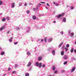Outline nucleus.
<instances>
[{"mask_svg":"<svg viewBox=\"0 0 76 76\" xmlns=\"http://www.w3.org/2000/svg\"><path fill=\"white\" fill-rule=\"evenodd\" d=\"M5 28V26H3L2 27L0 28V31H2L3 29H4Z\"/></svg>","mask_w":76,"mask_h":76,"instance_id":"obj_3","label":"nucleus"},{"mask_svg":"<svg viewBox=\"0 0 76 76\" xmlns=\"http://www.w3.org/2000/svg\"><path fill=\"white\" fill-rule=\"evenodd\" d=\"M56 6H59V4L58 3H56Z\"/></svg>","mask_w":76,"mask_h":76,"instance_id":"obj_33","label":"nucleus"},{"mask_svg":"<svg viewBox=\"0 0 76 76\" xmlns=\"http://www.w3.org/2000/svg\"><path fill=\"white\" fill-rule=\"evenodd\" d=\"M60 34H61V35H63L64 34V32L63 31H61L60 32Z\"/></svg>","mask_w":76,"mask_h":76,"instance_id":"obj_24","label":"nucleus"},{"mask_svg":"<svg viewBox=\"0 0 76 76\" xmlns=\"http://www.w3.org/2000/svg\"><path fill=\"white\" fill-rule=\"evenodd\" d=\"M65 72V70H63L61 71L62 73H63V72Z\"/></svg>","mask_w":76,"mask_h":76,"instance_id":"obj_47","label":"nucleus"},{"mask_svg":"<svg viewBox=\"0 0 76 76\" xmlns=\"http://www.w3.org/2000/svg\"><path fill=\"white\" fill-rule=\"evenodd\" d=\"M52 54L53 55H55L56 53L55 52V50H53L52 51Z\"/></svg>","mask_w":76,"mask_h":76,"instance_id":"obj_11","label":"nucleus"},{"mask_svg":"<svg viewBox=\"0 0 76 76\" xmlns=\"http://www.w3.org/2000/svg\"><path fill=\"white\" fill-rule=\"evenodd\" d=\"M45 8L46 9H48V8L46 7H45Z\"/></svg>","mask_w":76,"mask_h":76,"instance_id":"obj_58","label":"nucleus"},{"mask_svg":"<svg viewBox=\"0 0 76 76\" xmlns=\"http://www.w3.org/2000/svg\"><path fill=\"white\" fill-rule=\"evenodd\" d=\"M74 51H75V53H76V50H74Z\"/></svg>","mask_w":76,"mask_h":76,"instance_id":"obj_56","label":"nucleus"},{"mask_svg":"<svg viewBox=\"0 0 76 76\" xmlns=\"http://www.w3.org/2000/svg\"><path fill=\"white\" fill-rule=\"evenodd\" d=\"M64 51H61V56L64 55Z\"/></svg>","mask_w":76,"mask_h":76,"instance_id":"obj_16","label":"nucleus"},{"mask_svg":"<svg viewBox=\"0 0 76 76\" xmlns=\"http://www.w3.org/2000/svg\"><path fill=\"white\" fill-rule=\"evenodd\" d=\"M75 69H76V67H73L71 71V72H73L75 70Z\"/></svg>","mask_w":76,"mask_h":76,"instance_id":"obj_6","label":"nucleus"},{"mask_svg":"<svg viewBox=\"0 0 76 76\" xmlns=\"http://www.w3.org/2000/svg\"><path fill=\"white\" fill-rule=\"evenodd\" d=\"M38 9V7H37L36 8H34L33 9V10H34V11H35V10H37Z\"/></svg>","mask_w":76,"mask_h":76,"instance_id":"obj_29","label":"nucleus"},{"mask_svg":"<svg viewBox=\"0 0 76 76\" xmlns=\"http://www.w3.org/2000/svg\"><path fill=\"white\" fill-rule=\"evenodd\" d=\"M29 76V73H26L25 74V76Z\"/></svg>","mask_w":76,"mask_h":76,"instance_id":"obj_20","label":"nucleus"},{"mask_svg":"<svg viewBox=\"0 0 76 76\" xmlns=\"http://www.w3.org/2000/svg\"><path fill=\"white\" fill-rule=\"evenodd\" d=\"M30 13V12L29 11H27V13L28 14V13Z\"/></svg>","mask_w":76,"mask_h":76,"instance_id":"obj_43","label":"nucleus"},{"mask_svg":"<svg viewBox=\"0 0 76 76\" xmlns=\"http://www.w3.org/2000/svg\"><path fill=\"white\" fill-rule=\"evenodd\" d=\"M11 7L12 8H14L15 7V3H12L11 4Z\"/></svg>","mask_w":76,"mask_h":76,"instance_id":"obj_2","label":"nucleus"},{"mask_svg":"<svg viewBox=\"0 0 76 76\" xmlns=\"http://www.w3.org/2000/svg\"><path fill=\"white\" fill-rule=\"evenodd\" d=\"M66 7H69V5H67Z\"/></svg>","mask_w":76,"mask_h":76,"instance_id":"obj_60","label":"nucleus"},{"mask_svg":"<svg viewBox=\"0 0 76 76\" xmlns=\"http://www.w3.org/2000/svg\"><path fill=\"white\" fill-rule=\"evenodd\" d=\"M65 50L66 51V52H67V51H68V50H69V49H68V48H65Z\"/></svg>","mask_w":76,"mask_h":76,"instance_id":"obj_25","label":"nucleus"},{"mask_svg":"<svg viewBox=\"0 0 76 76\" xmlns=\"http://www.w3.org/2000/svg\"><path fill=\"white\" fill-rule=\"evenodd\" d=\"M18 44V42H15L14 43V44L15 45H16V44Z\"/></svg>","mask_w":76,"mask_h":76,"instance_id":"obj_37","label":"nucleus"},{"mask_svg":"<svg viewBox=\"0 0 76 76\" xmlns=\"http://www.w3.org/2000/svg\"><path fill=\"white\" fill-rule=\"evenodd\" d=\"M27 4H27V3H26L24 4V6H27Z\"/></svg>","mask_w":76,"mask_h":76,"instance_id":"obj_45","label":"nucleus"},{"mask_svg":"<svg viewBox=\"0 0 76 76\" xmlns=\"http://www.w3.org/2000/svg\"><path fill=\"white\" fill-rule=\"evenodd\" d=\"M74 50V48H71V53H73Z\"/></svg>","mask_w":76,"mask_h":76,"instance_id":"obj_17","label":"nucleus"},{"mask_svg":"<svg viewBox=\"0 0 76 76\" xmlns=\"http://www.w3.org/2000/svg\"><path fill=\"white\" fill-rule=\"evenodd\" d=\"M31 69V68H30V69L28 70V71H30Z\"/></svg>","mask_w":76,"mask_h":76,"instance_id":"obj_53","label":"nucleus"},{"mask_svg":"<svg viewBox=\"0 0 76 76\" xmlns=\"http://www.w3.org/2000/svg\"><path fill=\"white\" fill-rule=\"evenodd\" d=\"M9 33H10V31H7V34H9Z\"/></svg>","mask_w":76,"mask_h":76,"instance_id":"obj_51","label":"nucleus"},{"mask_svg":"<svg viewBox=\"0 0 76 76\" xmlns=\"http://www.w3.org/2000/svg\"><path fill=\"white\" fill-rule=\"evenodd\" d=\"M31 64H32L31 63V62H29L28 63V64L27 65V67H30V66H31Z\"/></svg>","mask_w":76,"mask_h":76,"instance_id":"obj_4","label":"nucleus"},{"mask_svg":"<svg viewBox=\"0 0 76 76\" xmlns=\"http://www.w3.org/2000/svg\"><path fill=\"white\" fill-rule=\"evenodd\" d=\"M10 39H13V37H11Z\"/></svg>","mask_w":76,"mask_h":76,"instance_id":"obj_57","label":"nucleus"},{"mask_svg":"<svg viewBox=\"0 0 76 76\" xmlns=\"http://www.w3.org/2000/svg\"><path fill=\"white\" fill-rule=\"evenodd\" d=\"M62 50H64V49H65V46L63 45L62 46Z\"/></svg>","mask_w":76,"mask_h":76,"instance_id":"obj_27","label":"nucleus"},{"mask_svg":"<svg viewBox=\"0 0 76 76\" xmlns=\"http://www.w3.org/2000/svg\"><path fill=\"white\" fill-rule=\"evenodd\" d=\"M74 35V33L73 32L72 33L70 34V36L71 37H73Z\"/></svg>","mask_w":76,"mask_h":76,"instance_id":"obj_7","label":"nucleus"},{"mask_svg":"<svg viewBox=\"0 0 76 76\" xmlns=\"http://www.w3.org/2000/svg\"><path fill=\"white\" fill-rule=\"evenodd\" d=\"M3 4V1H0V5H2Z\"/></svg>","mask_w":76,"mask_h":76,"instance_id":"obj_21","label":"nucleus"},{"mask_svg":"<svg viewBox=\"0 0 76 76\" xmlns=\"http://www.w3.org/2000/svg\"><path fill=\"white\" fill-rule=\"evenodd\" d=\"M16 73V71H14L12 72V74H14V73Z\"/></svg>","mask_w":76,"mask_h":76,"instance_id":"obj_40","label":"nucleus"},{"mask_svg":"<svg viewBox=\"0 0 76 76\" xmlns=\"http://www.w3.org/2000/svg\"><path fill=\"white\" fill-rule=\"evenodd\" d=\"M61 15V16H64V13H62Z\"/></svg>","mask_w":76,"mask_h":76,"instance_id":"obj_36","label":"nucleus"},{"mask_svg":"<svg viewBox=\"0 0 76 76\" xmlns=\"http://www.w3.org/2000/svg\"><path fill=\"white\" fill-rule=\"evenodd\" d=\"M11 70V68H10V67L8 68V70L9 71H10V70Z\"/></svg>","mask_w":76,"mask_h":76,"instance_id":"obj_42","label":"nucleus"},{"mask_svg":"<svg viewBox=\"0 0 76 76\" xmlns=\"http://www.w3.org/2000/svg\"><path fill=\"white\" fill-rule=\"evenodd\" d=\"M47 37H45L44 39V40L45 42H47Z\"/></svg>","mask_w":76,"mask_h":76,"instance_id":"obj_26","label":"nucleus"},{"mask_svg":"<svg viewBox=\"0 0 76 76\" xmlns=\"http://www.w3.org/2000/svg\"><path fill=\"white\" fill-rule=\"evenodd\" d=\"M28 4H29V5H31L32 4V3H29Z\"/></svg>","mask_w":76,"mask_h":76,"instance_id":"obj_52","label":"nucleus"},{"mask_svg":"<svg viewBox=\"0 0 76 76\" xmlns=\"http://www.w3.org/2000/svg\"><path fill=\"white\" fill-rule=\"evenodd\" d=\"M52 69L53 70H54L55 69H56V67H55L54 66H52Z\"/></svg>","mask_w":76,"mask_h":76,"instance_id":"obj_19","label":"nucleus"},{"mask_svg":"<svg viewBox=\"0 0 76 76\" xmlns=\"http://www.w3.org/2000/svg\"><path fill=\"white\" fill-rule=\"evenodd\" d=\"M66 18H64L62 20V22H66Z\"/></svg>","mask_w":76,"mask_h":76,"instance_id":"obj_12","label":"nucleus"},{"mask_svg":"<svg viewBox=\"0 0 76 76\" xmlns=\"http://www.w3.org/2000/svg\"><path fill=\"white\" fill-rule=\"evenodd\" d=\"M17 29V31H18V30H19V27H18L16 28Z\"/></svg>","mask_w":76,"mask_h":76,"instance_id":"obj_48","label":"nucleus"},{"mask_svg":"<svg viewBox=\"0 0 76 76\" xmlns=\"http://www.w3.org/2000/svg\"><path fill=\"white\" fill-rule=\"evenodd\" d=\"M52 40H53V38H50L48 40V41H49V42H51V41H52Z\"/></svg>","mask_w":76,"mask_h":76,"instance_id":"obj_13","label":"nucleus"},{"mask_svg":"<svg viewBox=\"0 0 76 76\" xmlns=\"http://www.w3.org/2000/svg\"><path fill=\"white\" fill-rule=\"evenodd\" d=\"M42 56L39 57V58H38V61H41V60H42Z\"/></svg>","mask_w":76,"mask_h":76,"instance_id":"obj_9","label":"nucleus"},{"mask_svg":"<svg viewBox=\"0 0 76 76\" xmlns=\"http://www.w3.org/2000/svg\"><path fill=\"white\" fill-rule=\"evenodd\" d=\"M67 61H65L64 62V64L65 65V64H67Z\"/></svg>","mask_w":76,"mask_h":76,"instance_id":"obj_35","label":"nucleus"},{"mask_svg":"<svg viewBox=\"0 0 76 76\" xmlns=\"http://www.w3.org/2000/svg\"><path fill=\"white\" fill-rule=\"evenodd\" d=\"M40 3H43V4H44V3H45V2H40Z\"/></svg>","mask_w":76,"mask_h":76,"instance_id":"obj_46","label":"nucleus"},{"mask_svg":"<svg viewBox=\"0 0 76 76\" xmlns=\"http://www.w3.org/2000/svg\"><path fill=\"white\" fill-rule=\"evenodd\" d=\"M74 7H73V6H72L71 7V9L72 10V9H74Z\"/></svg>","mask_w":76,"mask_h":76,"instance_id":"obj_41","label":"nucleus"},{"mask_svg":"<svg viewBox=\"0 0 76 76\" xmlns=\"http://www.w3.org/2000/svg\"><path fill=\"white\" fill-rule=\"evenodd\" d=\"M57 73V71H56L54 72V73Z\"/></svg>","mask_w":76,"mask_h":76,"instance_id":"obj_49","label":"nucleus"},{"mask_svg":"<svg viewBox=\"0 0 76 76\" xmlns=\"http://www.w3.org/2000/svg\"><path fill=\"white\" fill-rule=\"evenodd\" d=\"M30 29H30V27H28L27 28V32H29V31H30Z\"/></svg>","mask_w":76,"mask_h":76,"instance_id":"obj_10","label":"nucleus"},{"mask_svg":"<svg viewBox=\"0 0 76 76\" xmlns=\"http://www.w3.org/2000/svg\"><path fill=\"white\" fill-rule=\"evenodd\" d=\"M51 50V48H50L48 49V51H50V50Z\"/></svg>","mask_w":76,"mask_h":76,"instance_id":"obj_50","label":"nucleus"},{"mask_svg":"<svg viewBox=\"0 0 76 76\" xmlns=\"http://www.w3.org/2000/svg\"><path fill=\"white\" fill-rule=\"evenodd\" d=\"M18 65L17 64H15V68H16V67H18Z\"/></svg>","mask_w":76,"mask_h":76,"instance_id":"obj_39","label":"nucleus"},{"mask_svg":"<svg viewBox=\"0 0 76 76\" xmlns=\"http://www.w3.org/2000/svg\"><path fill=\"white\" fill-rule=\"evenodd\" d=\"M33 19L34 20L36 19V17L35 16H34L33 17Z\"/></svg>","mask_w":76,"mask_h":76,"instance_id":"obj_22","label":"nucleus"},{"mask_svg":"<svg viewBox=\"0 0 76 76\" xmlns=\"http://www.w3.org/2000/svg\"><path fill=\"white\" fill-rule=\"evenodd\" d=\"M72 32V31H71V30H69L68 31V34H70V33H71Z\"/></svg>","mask_w":76,"mask_h":76,"instance_id":"obj_30","label":"nucleus"},{"mask_svg":"<svg viewBox=\"0 0 76 76\" xmlns=\"http://www.w3.org/2000/svg\"><path fill=\"white\" fill-rule=\"evenodd\" d=\"M63 42H61L58 46L59 48H60V47H61L62 46V45H63Z\"/></svg>","mask_w":76,"mask_h":76,"instance_id":"obj_5","label":"nucleus"},{"mask_svg":"<svg viewBox=\"0 0 76 76\" xmlns=\"http://www.w3.org/2000/svg\"><path fill=\"white\" fill-rule=\"evenodd\" d=\"M4 54V51H2L1 52V56H3Z\"/></svg>","mask_w":76,"mask_h":76,"instance_id":"obj_18","label":"nucleus"},{"mask_svg":"<svg viewBox=\"0 0 76 76\" xmlns=\"http://www.w3.org/2000/svg\"><path fill=\"white\" fill-rule=\"evenodd\" d=\"M9 41L10 42H12V39H9Z\"/></svg>","mask_w":76,"mask_h":76,"instance_id":"obj_38","label":"nucleus"},{"mask_svg":"<svg viewBox=\"0 0 76 76\" xmlns=\"http://www.w3.org/2000/svg\"><path fill=\"white\" fill-rule=\"evenodd\" d=\"M61 17V14H59V15L58 17H57V18H60V17Z\"/></svg>","mask_w":76,"mask_h":76,"instance_id":"obj_23","label":"nucleus"},{"mask_svg":"<svg viewBox=\"0 0 76 76\" xmlns=\"http://www.w3.org/2000/svg\"><path fill=\"white\" fill-rule=\"evenodd\" d=\"M22 4V3L20 2L19 3V6H21Z\"/></svg>","mask_w":76,"mask_h":76,"instance_id":"obj_28","label":"nucleus"},{"mask_svg":"<svg viewBox=\"0 0 76 76\" xmlns=\"http://www.w3.org/2000/svg\"><path fill=\"white\" fill-rule=\"evenodd\" d=\"M66 47L67 48H69V44H67L66 45Z\"/></svg>","mask_w":76,"mask_h":76,"instance_id":"obj_34","label":"nucleus"},{"mask_svg":"<svg viewBox=\"0 0 76 76\" xmlns=\"http://www.w3.org/2000/svg\"><path fill=\"white\" fill-rule=\"evenodd\" d=\"M39 5H41V4H39Z\"/></svg>","mask_w":76,"mask_h":76,"instance_id":"obj_63","label":"nucleus"},{"mask_svg":"<svg viewBox=\"0 0 76 76\" xmlns=\"http://www.w3.org/2000/svg\"><path fill=\"white\" fill-rule=\"evenodd\" d=\"M53 4H56V2H53Z\"/></svg>","mask_w":76,"mask_h":76,"instance_id":"obj_54","label":"nucleus"},{"mask_svg":"<svg viewBox=\"0 0 76 76\" xmlns=\"http://www.w3.org/2000/svg\"><path fill=\"white\" fill-rule=\"evenodd\" d=\"M47 6H50V4H49V3H47V4H46Z\"/></svg>","mask_w":76,"mask_h":76,"instance_id":"obj_44","label":"nucleus"},{"mask_svg":"<svg viewBox=\"0 0 76 76\" xmlns=\"http://www.w3.org/2000/svg\"><path fill=\"white\" fill-rule=\"evenodd\" d=\"M1 50V48L0 47V50Z\"/></svg>","mask_w":76,"mask_h":76,"instance_id":"obj_61","label":"nucleus"},{"mask_svg":"<svg viewBox=\"0 0 76 76\" xmlns=\"http://www.w3.org/2000/svg\"><path fill=\"white\" fill-rule=\"evenodd\" d=\"M41 41H42H42H43V39H42L41 40Z\"/></svg>","mask_w":76,"mask_h":76,"instance_id":"obj_59","label":"nucleus"},{"mask_svg":"<svg viewBox=\"0 0 76 76\" xmlns=\"http://www.w3.org/2000/svg\"><path fill=\"white\" fill-rule=\"evenodd\" d=\"M5 25H6V24H5Z\"/></svg>","mask_w":76,"mask_h":76,"instance_id":"obj_64","label":"nucleus"},{"mask_svg":"<svg viewBox=\"0 0 76 76\" xmlns=\"http://www.w3.org/2000/svg\"><path fill=\"white\" fill-rule=\"evenodd\" d=\"M27 56H30L31 55V53L29 51H28L27 53Z\"/></svg>","mask_w":76,"mask_h":76,"instance_id":"obj_15","label":"nucleus"},{"mask_svg":"<svg viewBox=\"0 0 76 76\" xmlns=\"http://www.w3.org/2000/svg\"><path fill=\"white\" fill-rule=\"evenodd\" d=\"M53 23H56V21H53Z\"/></svg>","mask_w":76,"mask_h":76,"instance_id":"obj_55","label":"nucleus"},{"mask_svg":"<svg viewBox=\"0 0 76 76\" xmlns=\"http://www.w3.org/2000/svg\"><path fill=\"white\" fill-rule=\"evenodd\" d=\"M64 58L65 60H66V59H67V58H68V56L66 55L64 56Z\"/></svg>","mask_w":76,"mask_h":76,"instance_id":"obj_8","label":"nucleus"},{"mask_svg":"<svg viewBox=\"0 0 76 76\" xmlns=\"http://www.w3.org/2000/svg\"><path fill=\"white\" fill-rule=\"evenodd\" d=\"M35 64L36 66H39V67L41 68L42 66V63L41 62L39 63L37 62Z\"/></svg>","mask_w":76,"mask_h":76,"instance_id":"obj_1","label":"nucleus"},{"mask_svg":"<svg viewBox=\"0 0 76 76\" xmlns=\"http://www.w3.org/2000/svg\"><path fill=\"white\" fill-rule=\"evenodd\" d=\"M6 20V18H2V22H5Z\"/></svg>","mask_w":76,"mask_h":76,"instance_id":"obj_14","label":"nucleus"},{"mask_svg":"<svg viewBox=\"0 0 76 76\" xmlns=\"http://www.w3.org/2000/svg\"><path fill=\"white\" fill-rule=\"evenodd\" d=\"M45 64H43L42 65V67H43V68H44V67H45Z\"/></svg>","mask_w":76,"mask_h":76,"instance_id":"obj_32","label":"nucleus"},{"mask_svg":"<svg viewBox=\"0 0 76 76\" xmlns=\"http://www.w3.org/2000/svg\"><path fill=\"white\" fill-rule=\"evenodd\" d=\"M37 29H39V27H37Z\"/></svg>","mask_w":76,"mask_h":76,"instance_id":"obj_62","label":"nucleus"},{"mask_svg":"<svg viewBox=\"0 0 76 76\" xmlns=\"http://www.w3.org/2000/svg\"><path fill=\"white\" fill-rule=\"evenodd\" d=\"M6 18L7 20H9V17H7Z\"/></svg>","mask_w":76,"mask_h":76,"instance_id":"obj_31","label":"nucleus"}]
</instances>
